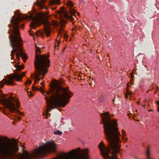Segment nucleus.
<instances>
[{"instance_id":"f257e3e1","label":"nucleus","mask_w":159,"mask_h":159,"mask_svg":"<svg viewBox=\"0 0 159 159\" xmlns=\"http://www.w3.org/2000/svg\"><path fill=\"white\" fill-rule=\"evenodd\" d=\"M109 114V112H106L101 114L104 125V133L109 143V146L106 148L101 142L98 148L104 159H117L116 154L120 153V150L121 141L119 136L120 135L116 122L111 119Z\"/></svg>"},{"instance_id":"f03ea898","label":"nucleus","mask_w":159,"mask_h":159,"mask_svg":"<svg viewBox=\"0 0 159 159\" xmlns=\"http://www.w3.org/2000/svg\"><path fill=\"white\" fill-rule=\"evenodd\" d=\"M52 88V89L47 93V95L51 94L50 98L46 96L48 111H50L56 107H65L73 94L68 88L62 87L58 83L55 84Z\"/></svg>"},{"instance_id":"7ed1b4c3","label":"nucleus","mask_w":159,"mask_h":159,"mask_svg":"<svg viewBox=\"0 0 159 159\" xmlns=\"http://www.w3.org/2000/svg\"><path fill=\"white\" fill-rule=\"evenodd\" d=\"M17 18H15L14 16H12L11 19V22L13 26L12 33H14L15 35H19L18 29L19 26L18 22L22 20L30 18V19L32 20V22L30 24V27L32 29H35L36 26H39L41 23H43L44 24V31L46 36L48 37L50 36L51 30L50 27V23L45 19L44 17L45 14L44 13H42L41 15L37 14L35 16L33 14H31L29 17L28 16L23 15L20 13L17 12ZM10 31L11 32L10 30Z\"/></svg>"},{"instance_id":"20e7f679","label":"nucleus","mask_w":159,"mask_h":159,"mask_svg":"<svg viewBox=\"0 0 159 159\" xmlns=\"http://www.w3.org/2000/svg\"><path fill=\"white\" fill-rule=\"evenodd\" d=\"M36 49L34 64L35 68V73L34 75L35 78V83L39 81L44 77V75L47 72V68L50 66V60L46 55H40L38 53L41 52L39 48L35 44Z\"/></svg>"},{"instance_id":"39448f33","label":"nucleus","mask_w":159,"mask_h":159,"mask_svg":"<svg viewBox=\"0 0 159 159\" xmlns=\"http://www.w3.org/2000/svg\"><path fill=\"white\" fill-rule=\"evenodd\" d=\"M8 32L11 34L9 36L10 39V45L12 50L11 53V58L12 59L14 58L15 53H16V56L17 59L19 60L20 56L23 59H26V56L23 52V50L21 48L22 45L21 39L19 35L14 36L11 33L10 30H8Z\"/></svg>"},{"instance_id":"423d86ee","label":"nucleus","mask_w":159,"mask_h":159,"mask_svg":"<svg viewBox=\"0 0 159 159\" xmlns=\"http://www.w3.org/2000/svg\"><path fill=\"white\" fill-rule=\"evenodd\" d=\"M4 139L5 141L9 142L0 143V155L8 157L11 155L14 152L18 150L17 143L14 139H12V142H10V140L7 137L0 138V141Z\"/></svg>"},{"instance_id":"0eeeda50","label":"nucleus","mask_w":159,"mask_h":159,"mask_svg":"<svg viewBox=\"0 0 159 159\" xmlns=\"http://www.w3.org/2000/svg\"><path fill=\"white\" fill-rule=\"evenodd\" d=\"M67 4L69 7V12H66L63 7L61 8L60 10L57 11V12L61 16H63L66 18L69 19L70 20H73L72 16L74 15L75 11L74 9L72 8L73 5L70 1H68Z\"/></svg>"},{"instance_id":"6e6552de","label":"nucleus","mask_w":159,"mask_h":159,"mask_svg":"<svg viewBox=\"0 0 159 159\" xmlns=\"http://www.w3.org/2000/svg\"><path fill=\"white\" fill-rule=\"evenodd\" d=\"M25 73V72H23L22 74H19L16 73L9 76L7 80H5V83L7 85H13V79H15L17 81H20V79L24 76Z\"/></svg>"},{"instance_id":"1a4fd4ad","label":"nucleus","mask_w":159,"mask_h":159,"mask_svg":"<svg viewBox=\"0 0 159 159\" xmlns=\"http://www.w3.org/2000/svg\"><path fill=\"white\" fill-rule=\"evenodd\" d=\"M46 0H37L35 2V4L37 5L41 9L46 8L44 5L45 1Z\"/></svg>"},{"instance_id":"9d476101","label":"nucleus","mask_w":159,"mask_h":159,"mask_svg":"<svg viewBox=\"0 0 159 159\" xmlns=\"http://www.w3.org/2000/svg\"><path fill=\"white\" fill-rule=\"evenodd\" d=\"M63 30L62 28H60L58 30V37H60L61 38V35H60V34H61V35H64L65 37H67L66 35L64 32H63Z\"/></svg>"},{"instance_id":"9b49d317","label":"nucleus","mask_w":159,"mask_h":159,"mask_svg":"<svg viewBox=\"0 0 159 159\" xmlns=\"http://www.w3.org/2000/svg\"><path fill=\"white\" fill-rule=\"evenodd\" d=\"M16 70L17 71H19L23 68V66L17 65L16 66Z\"/></svg>"},{"instance_id":"f8f14e48","label":"nucleus","mask_w":159,"mask_h":159,"mask_svg":"<svg viewBox=\"0 0 159 159\" xmlns=\"http://www.w3.org/2000/svg\"><path fill=\"white\" fill-rule=\"evenodd\" d=\"M60 0H52L51 1L52 4H59Z\"/></svg>"},{"instance_id":"ddd939ff","label":"nucleus","mask_w":159,"mask_h":159,"mask_svg":"<svg viewBox=\"0 0 159 159\" xmlns=\"http://www.w3.org/2000/svg\"><path fill=\"white\" fill-rule=\"evenodd\" d=\"M157 111L158 112H159V106L158 108ZM149 154H150L149 151V150H148L147 151L146 153V156H147V159H151L149 157Z\"/></svg>"},{"instance_id":"4468645a","label":"nucleus","mask_w":159,"mask_h":159,"mask_svg":"<svg viewBox=\"0 0 159 159\" xmlns=\"http://www.w3.org/2000/svg\"><path fill=\"white\" fill-rule=\"evenodd\" d=\"M54 134H55L60 135H61L62 134V133L61 131L57 130L54 132Z\"/></svg>"},{"instance_id":"2eb2a0df","label":"nucleus","mask_w":159,"mask_h":159,"mask_svg":"<svg viewBox=\"0 0 159 159\" xmlns=\"http://www.w3.org/2000/svg\"><path fill=\"white\" fill-rule=\"evenodd\" d=\"M61 21L62 23L61 25L62 27H64L65 26V24L66 23V21L62 19H61Z\"/></svg>"},{"instance_id":"dca6fc26","label":"nucleus","mask_w":159,"mask_h":159,"mask_svg":"<svg viewBox=\"0 0 159 159\" xmlns=\"http://www.w3.org/2000/svg\"><path fill=\"white\" fill-rule=\"evenodd\" d=\"M30 34L31 35H33L34 36V39H35V36H36L37 35V33H34L33 34H32L30 32Z\"/></svg>"},{"instance_id":"f3484780","label":"nucleus","mask_w":159,"mask_h":159,"mask_svg":"<svg viewBox=\"0 0 159 159\" xmlns=\"http://www.w3.org/2000/svg\"><path fill=\"white\" fill-rule=\"evenodd\" d=\"M31 83V80H28L25 83V84L27 86L28 85H30Z\"/></svg>"},{"instance_id":"a211bd4d","label":"nucleus","mask_w":159,"mask_h":159,"mask_svg":"<svg viewBox=\"0 0 159 159\" xmlns=\"http://www.w3.org/2000/svg\"><path fill=\"white\" fill-rule=\"evenodd\" d=\"M53 25L54 26H57V23L55 21H53Z\"/></svg>"},{"instance_id":"6ab92c4d","label":"nucleus","mask_w":159,"mask_h":159,"mask_svg":"<svg viewBox=\"0 0 159 159\" xmlns=\"http://www.w3.org/2000/svg\"><path fill=\"white\" fill-rule=\"evenodd\" d=\"M4 84L5 83H4L2 82H1L0 83V86L1 87H2L4 85Z\"/></svg>"},{"instance_id":"aec40b11","label":"nucleus","mask_w":159,"mask_h":159,"mask_svg":"<svg viewBox=\"0 0 159 159\" xmlns=\"http://www.w3.org/2000/svg\"><path fill=\"white\" fill-rule=\"evenodd\" d=\"M37 32L38 33H39L40 35H43V32H42L39 31H38Z\"/></svg>"},{"instance_id":"412c9836","label":"nucleus","mask_w":159,"mask_h":159,"mask_svg":"<svg viewBox=\"0 0 159 159\" xmlns=\"http://www.w3.org/2000/svg\"><path fill=\"white\" fill-rule=\"evenodd\" d=\"M28 95H29L30 96H32V94H31V93H28Z\"/></svg>"},{"instance_id":"4be33fe9","label":"nucleus","mask_w":159,"mask_h":159,"mask_svg":"<svg viewBox=\"0 0 159 159\" xmlns=\"http://www.w3.org/2000/svg\"><path fill=\"white\" fill-rule=\"evenodd\" d=\"M18 112H19V113L20 114V115H22V113H21L20 112V111H18Z\"/></svg>"},{"instance_id":"5701e85b","label":"nucleus","mask_w":159,"mask_h":159,"mask_svg":"<svg viewBox=\"0 0 159 159\" xmlns=\"http://www.w3.org/2000/svg\"><path fill=\"white\" fill-rule=\"evenodd\" d=\"M60 43V40H59V41L58 42H57V44H58Z\"/></svg>"},{"instance_id":"b1692460","label":"nucleus","mask_w":159,"mask_h":159,"mask_svg":"<svg viewBox=\"0 0 159 159\" xmlns=\"http://www.w3.org/2000/svg\"><path fill=\"white\" fill-rule=\"evenodd\" d=\"M149 111H152V110H149Z\"/></svg>"},{"instance_id":"393cba45","label":"nucleus","mask_w":159,"mask_h":159,"mask_svg":"<svg viewBox=\"0 0 159 159\" xmlns=\"http://www.w3.org/2000/svg\"><path fill=\"white\" fill-rule=\"evenodd\" d=\"M43 84V83H42L40 84V85H42Z\"/></svg>"},{"instance_id":"a878e982","label":"nucleus","mask_w":159,"mask_h":159,"mask_svg":"<svg viewBox=\"0 0 159 159\" xmlns=\"http://www.w3.org/2000/svg\"><path fill=\"white\" fill-rule=\"evenodd\" d=\"M2 109V108L0 107V110L1 109Z\"/></svg>"},{"instance_id":"bb28decb","label":"nucleus","mask_w":159,"mask_h":159,"mask_svg":"<svg viewBox=\"0 0 159 159\" xmlns=\"http://www.w3.org/2000/svg\"><path fill=\"white\" fill-rule=\"evenodd\" d=\"M114 101V99H113V101Z\"/></svg>"}]
</instances>
